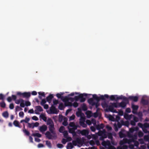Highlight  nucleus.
Wrapping results in <instances>:
<instances>
[{
    "label": "nucleus",
    "instance_id": "obj_49",
    "mask_svg": "<svg viewBox=\"0 0 149 149\" xmlns=\"http://www.w3.org/2000/svg\"><path fill=\"white\" fill-rule=\"evenodd\" d=\"M89 143L91 145L93 146H94V145H95V142L94 141L92 140H90L89 141Z\"/></svg>",
    "mask_w": 149,
    "mask_h": 149
},
{
    "label": "nucleus",
    "instance_id": "obj_27",
    "mask_svg": "<svg viewBox=\"0 0 149 149\" xmlns=\"http://www.w3.org/2000/svg\"><path fill=\"white\" fill-rule=\"evenodd\" d=\"M38 93L39 95H40L38 96V97L40 99H42V97L40 96V95L44 97H45V94L44 92H39Z\"/></svg>",
    "mask_w": 149,
    "mask_h": 149
},
{
    "label": "nucleus",
    "instance_id": "obj_41",
    "mask_svg": "<svg viewBox=\"0 0 149 149\" xmlns=\"http://www.w3.org/2000/svg\"><path fill=\"white\" fill-rule=\"evenodd\" d=\"M47 100L45 99H42L41 102H40V104L42 106H43L46 102Z\"/></svg>",
    "mask_w": 149,
    "mask_h": 149
},
{
    "label": "nucleus",
    "instance_id": "obj_63",
    "mask_svg": "<svg viewBox=\"0 0 149 149\" xmlns=\"http://www.w3.org/2000/svg\"><path fill=\"white\" fill-rule=\"evenodd\" d=\"M31 103L29 101H26L25 102V105L26 106H29L31 105Z\"/></svg>",
    "mask_w": 149,
    "mask_h": 149
},
{
    "label": "nucleus",
    "instance_id": "obj_23",
    "mask_svg": "<svg viewBox=\"0 0 149 149\" xmlns=\"http://www.w3.org/2000/svg\"><path fill=\"white\" fill-rule=\"evenodd\" d=\"M122 123L123 125H124L127 127H128L130 125L129 122L128 121H126L125 122H124L123 121H122Z\"/></svg>",
    "mask_w": 149,
    "mask_h": 149
},
{
    "label": "nucleus",
    "instance_id": "obj_3",
    "mask_svg": "<svg viewBox=\"0 0 149 149\" xmlns=\"http://www.w3.org/2000/svg\"><path fill=\"white\" fill-rule=\"evenodd\" d=\"M106 130L104 129L102 131L99 130L97 133L98 136H100L99 139L101 141H104V139L106 138L107 137V135L106 134Z\"/></svg>",
    "mask_w": 149,
    "mask_h": 149
},
{
    "label": "nucleus",
    "instance_id": "obj_37",
    "mask_svg": "<svg viewBox=\"0 0 149 149\" xmlns=\"http://www.w3.org/2000/svg\"><path fill=\"white\" fill-rule=\"evenodd\" d=\"M132 110L137 111L138 108V106L137 105H132Z\"/></svg>",
    "mask_w": 149,
    "mask_h": 149
},
{
    "label": "nucleus",
    "instance_id": "obj_36",
    "mask_svg": "<svg viewBox=\"0 0 149 149\" xmlns=\"http://www.w3.org/2000/svg\"><path fill=\"white\" fill-rule=\"evenodd\" d=\"M58 109L60 110H62L64 108L63 104V103H61L59 104L58 106Z\"/></svg>",
    "mask_w": 149,
    "mask_h": 149
},
{
    "label": "nucleus",
    "instance_id": "obj_40",
    "mask_svg": "<svg viewBox=\"0 0 149 149\" xmlns=\"http://www.w3.org/2000/svg\"><path fill=\"white\" fill-rule=\"evenodd\" d=\"M119 136L120 138H123L125 136V134L121 131L119 132Z\"/></svg>",
    "mask_w": 149,
    "mask_h": 149
},
{
    "label": "nucleus",
    "instance_id": "obj_54",
    "mask_svg": "<svg viewBox=\"0 0 149 149\" xmlns=\"http://www.w3.org/2000/svg\"><path fill=\"white\" fill-rule=\"evenodd\" d=\"M21 100L23 99L22 98H20L19 100H16V101L15 102V103L17 104H19L20 103H21L22 102Z\"/></svg>",
    "mask_w": 149,
    "mask_h": 149
},
{
    "label": "nucleus",
    "instance_id": "obj_21",
    "mask_svg": "<svg viewBox=\"0 0 149 149\" xmlns=\"http://www.w3.org/2000/svg\"><path fill=\"white\" fill-rule=\"evenodd\" d=\"M35 108L36 110L38 111L41 112L43 111L42 108L40 106H36Z\"/></svg>",
    "mask_w": 149,
    "mask_h": 149
},
{
    "label": "nucleus",
    "instance_id": "obj_47",
    "mask_svg": "<svg viewBox=\"0 0 149 149\" xmlns=\"http://www.w3.org/2000/svg\"><path fill=\"white\" fill-rule=\"evenodd\" d=\"M107 136L109 139H113V136L112 134L111 133H108V135H107Z\"/></svg>",
    "mask_w": 149,
    "mask_h": 149
},
{
    "label": "nucleus",
    "instance_id": "obj_24",
    "mask_svg": "<svg viewBox=\"0 0 149 149\" xmlns=\"http://www.w3.org/2000/svg\"><path fill=\"white\" fill-rule=\"evenodd\" d=\"M124 118L126 120H130L132 117V115H129L125 114L124 116Z\"/></svg>",
    "mask_w": 149,
    "mask_h": 149
},
{
    "label": "nucleus",
    "instance_id": "obj_26",
    "mask_svg": "<svg viewBox=\"0 0 149 149\" xmlns=\"http://www.w3.org/2000/svg\"><path fill=\"white\" fill-rule=\"evenodd\" d=\"M132 139L131 140H130V142H134L135 140L137 139V136L136 135H132L131 136Z\"/></svg>",
    "mask_w": 149,
    "mask_h": 149
},
{
    "label": "nucleus",
    "instance_id": "obj_50",
    "mask_svg": "<svg viewBox=\"0 0 149 149\" xmlns=\"http://www.w3.org/2000/svg\"><path fill=\"white\" fill-rule=\"evenodd\" d=\"M143 127L145 128H149V124L145 123L144 124Z\"/></svg>",
    "mask_w": 149,
    "mask_h": 149
},
{
    "label": "nucleus",
    "instance_id": "obj_12",
    "mask_svg": "<svg viewBox=\"0 0 149 149\" xmlns=\"http://www.w3.org/2000/svg\"><path fill=\"white\" fill-rule=\"evenodd\" d=\"M80 141V140L79 138H77L76 139V140H73L72 141V143L73 145V146H76L77 144V143H79Z\"/></svg>",
    "mask_w": 149,
    "mask_h": 149
},
{
    "label": "nucleus",
    "instance_id": "obj_39",
    "mask_svg": "<svg viewBox=\"0 0 149 149\" xmlns=\"http://www.w3.org/2000/svg\"><path fill=\"white\" fill-rule=\"evenodd\" d=\"M123 143H124V144L128 143L129 144L131 142L130 140H128L127 139H124L123 140Z\"/></svg>",
    "mask_w": 149,
    "mask_h": 149
},
{
    "label": "nucleus",
    "instance_id": "obj_16",
    "mask_svg": "<svg viewBox=\"0 0 149 149\" xmlns=\"http://www.w3.org/2000/svg\"><path fill=\"white\" fill-rule=\"evenodd\" d=\"M74 147L73 145L71 142L69 143L67 145L66 148L67 149H72Z\"/></svg>",
    "mask_w": 149,
    "mask_h": 149
},
{
    "label": "nucleus",
    "instance_id": "obj_11",
    "mask_svg": "<svg viewBox=\"0 0 149 149\" xmlns=\"http://www.w3.org/2000/svg\"><path fill=\"white\" fill-rule=\"evenodd\" d=\"M31 96L30 92H24L23 93V97L26 98H29Z\"/></svg>",
    "mask_w": 149,
    "mask_h": 149
},
{
    "label": "nucleus",
    "instance_id": "obj_38",
    "mask_svg": "<svg viewBox=\"0 0 149 149\" xmlns=\"http://www.w3.org/2000/svg\"><path fill=\"white\" fill-rule=\"evenodd\" d=\"M143 133L141 131H139L138 133V136L140 137H142L143 135Z\"/></svg>",
    "mask_w": 149,
    "mask_h": 149
},
{
    "label": "nucleus",
    "instance_id": "obj_13",
    "mask_svg": "<svg viewBox=\"0 0 149 149\" xmlns=\"http://www.w3.org/2000/svg\"><path fill=\"white\" fill-rule=\"evenodd\" d=\"M88 102L89 104H91L92 106L94 105L95 104V102L93 101V100L92 98H90L88 100Z\"/></svg>",
    "mask_w": 149,
    "mask_h": 149
},
{
    "label": "nucleus",
    "instance_id": "obj_45",
    "mask_svg": "<svg viewBox=\"0 0 149 149\" xmlns=\"http://www.w3.org/2000/svg\"><path fill=\"white\" fill-rule=\"evenodd\" d=\"M64 137L65 138H67L68 136V133L67 131H65L63 133Z\"/></svg>",
    "mask_w": 149,
    "mask_h": 149
},
{
    "label": "nucleus",
    "instance_id": "obj_7",
    "mask_svg": "<svg viewBox=\"0 0 149 149\" xmlns=\"http://www.w3.org/2000/svg\"><path fill=\"white\" fill-rule=\"evenodd\" d=\"M87 94L85 93L81 94L79 95L80 101L81 102H83L85 101L86 98L84 97V96L86 97Z\"/></svg>",
    "mask_w": 149,
    "mask_h": 149
},
{
    "label": "nucleus",
    "instance_id": "obj_8",
    "mask_svg": "<svg viewBox=\"0 0 149 149\" xmlns=\"http://www.w3.org/2000/svg\"><path fill=\"white\" fill-rule=\"evenodd\" d=\"M47 127L46 125H43L40 127L39 130L41 132H43L47 130Z\"/></svg>",
    "mask_w": 149,
    "mask_h": 149
},
{
    "label": "nucleus",
    "instance_id": "obj_18",
    "mask_svg": "<svg viewBox=\"0 0 149 149\" xmlns=\"http://www.w3.org/2000/svg\"><path fill=\"white\" fill-rule=\"evenodd\" d=\"M69 125L70 127H72V128H74V127H76L77 128L78 127V125H75V123L74 122H70L69 124Z\"/></svg>",
    "mask_w": 149,
    "mask_h": 149
},
{
    "label": "nucleus",
    "instance_id": "obj_2",
    "mask_svg": "<svg viewBox=\"0 0 149 149\" xmlns=\"http://www.w3.org/2000/svg\"><path fill=\"white\" fill-rule=\"evenodd\" d=\"M49 131L52 134V135L51 133L49 131H47L45 134V135L46 137L49 139H52L53 138H56L57 137L56 134L55 132L54 131V124L49 125L48 127Z\"/></svg>",
    "mask_w": 149,
    "mask_h": 149
},
{
    "label": "nucleus",
    "instance_id": "obj_53",
    "mask_svg": "<svg viewBox=\"0 0 149 149\" xmlns=\"http://www.w3.org/2000/svg\"><path fill=\"white\" fill-rule=\"evenodd\" d=\"M62 124L65 126H66L68 125V123L67 121V120H64L63 122L62 123Z\"/></svg>",
    "mask_w": 149,
    "mask_h": 149
},
{
    "label": "nucleus",
    "instance_id": "obj_9",
    "mask_svg": "<svg viewBox=\"0 0 149 149\" xmlns=\"http://www.w3.org/2000/svg\"><path fill=\"white\" fill-rule=\"evenodd\" d=\"M128 99L134 102H136L138 100V97L136 96H130L128 97Z\"/></svg>",
    "mask_w": 149,
    "mask_h": 149
},
{
    "label": "nucleus",
    "instance_id": "obj_62",
    "mask_svg": "<svg viewBox=\"0 0 149 149\" xmlns=\"http://www.w3.org/2000/svg\"><path fill=\"white\" fill-rule=\"evenodd\" d=\"M138 125L142 129L143 128L144 124H143L142 123H139L138 124Z\"/></svg>",
    "mask_w": 149,
    "mask_h": 149
},
{
    "label": "nucleus",
    "instance_id": "obj_55",
    "mask_svg": "<svg viewBox=\"0 0 149 149\" xmlns=\"http://www.w3.org/2000/svg\"><path fill=\"white\" fill-rule=\"evenodd\" d=\"M104 143L106 144V146H107L109 147V146L111 145L110 142L109 141H104Z\"/></svg>",
    "mask_w": 149,
    "mask_h": 149
},
{
    "label": "nucleus",
    "instance_id": "obj_44",
    "mask_svg": "<svg viewBox=\"0 0 149 149\" xmlns=\"http://www.w3.org/2000/svg\"><path fill=\"white\" fill-rule=\"evenodd\" d=\"M22 102L20 103V106L22 107H25L24 101L23 100H21Z\"/></svg>",
    "mask_w": 149,
    "mask_h": 149
},
{
    "label": "nucleus",
    "instance_id": "obj_42",
    "mask_svg": "<svg viewBox=\"0 0 149 149\" xmlns=\"http://www.w3.org/2000/svg\"><path fill=\"white\" fill-rule=\"evenodd\" d=\"M53 105H56L58 104V100H56L55 99H54L53 100Z\"/></svg>",
    "mask_w": 149,
    "mask_h": 149
},
{
    "label": "nucleus",
    "instance_id": "obj_19",
    "mask_svg": "<svg viewBox=\"0 0 149 149\" xmlns=\"http://www.w3.org/2000/svg\"><path fill=\"white\" fill-rule=\"evenodd\" d=\"M53 124H54L53 122L52 119L50 118H48L47 121V125H49Z\"/></svg>",
    "mask_w": 149,
    "mask_h": 149
},
{
    "label": "nucleus",
    "instance_id": "obj_15",
    "mask_svg": "<svg viewBox=\"0 0 149 149\" xmlns=\"http://www.w3.org/2000/svg\"><path fill=\"white\" fill-rule=\"evenodd\" d=\"M104 127V125L102 123L100 125H96V128L97 130H100L101 129H103Z\"/></svg>",
    "mask_w": 149,
    "mask_h": 149
},
{
    "label": "nucleus",
    "instance_id": "obj_51",
    "mask_svg": "<svg viewBox=\"0 0 149 149\" xmlns=\"http://www.w3.org/2000/svg\"><path fill=\"white\" fill-rule=\"evenodd\" d=\"M122 100H123V101H125L126 102H128V98H127V97L124 96H123V98L122 99Z\"/></svg>",
    "mask_w": 149,
    "mask_h": 149
},
{
    "label": "nucleus",
    "instance_id": "obj_31",
    "mask_svg": "<svg viewBox=\"0 0 149 149\" xmlns=\"http://www.w3.org/2000/svg\"><path fill=\"white\" fill-rule=\"evenodd\" d=\"M42 120L45 122L47 121V117L44 114H41L40 115Z\"/></svg>",
    "mask_w": 149,
    "mask_h": 149
},
{
    "label": "nucleus",
    "instance_id": "obj_60",
    "mask_svg": "<svg viewBox=\"0 0 149 149\" xmlns=\"http://www.w3.org/2000/svg\"><path fill=\"white\" fill-rule=\"evenodd\" d=\"M23 93H22L20 92H18L17 93V95H19V96L20 97H21L22 96L23 97Z\"/></svg>",
    "mask_w": 149,
    "mask_h": 149
},
{
    "label": "nucleus",
    "instance_id": "obj_1",
    "mask_svg": "<svg viewBox=\"0 0 149 149\" xmlns=\"http://www.w3.org/2000/svg\"><path fill=\"white\" fill-rule=\"evenodd\" d=\"M110 104L109 106H108L107 104L105 103L104 105H102V106L104 105L105 107H108V110L111 112L113 113H117V111L116 109H114V107L117 108L120 107L122 108H125L127 105V103L123 101L120 103L113 102L110 103Z\"/></svg>",
    "mask_w": 149,
    "mask_h": 149
},
{
    "label": "nucleus",
    "instance_id": "obj_25",
    "mask_svg": "<svg viewBox=\"0 0 149 149\" xmlns=\"http://www.w3.org/2000/svg\"><path fill=\"white\" fill-rule=\"evenodd\" d=\"M31 136H37L39 138L41 137L42 136L41 134L39 133H33L31 134Z\"/></svg>",
    "mask_w": 149,
    "mask_h": 149
},
{
    "label": "nucleus",
    "instance_id": "obj_35",
    "mask_svg": "<svg viewBox=\"0 0 149 149\" xmlns=\"http://www.w3.org/2000/svg\"><path fill=\"white\" fill-rule=\"evenodd\" d=\"M0 105L1 107L4 108L6 107V104L4 101H2L0 102Z\"/></svg>",
    "mask_w": 149,
    "mask_h": 149
},
{
    "label": "nucleus",
    "instance_id": "obj_43",
    "mask_svg": "<svg viewBox=\"0 0 149 149\" xmlns=\"http://www.w3.org/2000/svg\"><path fill=\"white\" fill-rule=\"evenodd\" d=\"M22 110V109L19 106H17L16 107H15V111L17 112V111H18L19 110Z\"/></svg>",
    "mask_w": 149,
    "mask_h": 149
},
{
    "label": "nucleus",
    "instance_id": "obj_34",
    "mask_svg": "<svg viewBox=\"0 0 149 149\" xmlns=\"http://www.w3.org/2000/svg\"><path fill=\"white\" fill-rule=\"evenodd\" d=\"M23 132L27 136H29L30 135V132L26 129L23 130Z\"/></svg>",
    "mask_w": 149,
    "mask_h": 149
},
{
    "label": "nucleus",
    "instance_id": "obj_28",
    "mask_svg": "<svg viewBox=\"0 0 149 149\" xmlns=\"http://www.w3.org/2000/svg\"><path fill=\"white\" fill-rule=\"evenodd\" d=\"M2 115L4 117L7 118L8 117V113L7 111H6L3 113Z\"/></svg>",
    "mask_w": 149,
    "mask_h": 149
},
{
    "label": "nucleus",
    "instance_id": "obj_64",
    "mask_svg": "<svg viewBox=\"0 0 149 149\" xmlns=\"http://www.w3.org/2000/svg\"><path fill=\"white\" fill-rule=\"evenodd\" d=\"M69 98L67 96H65L64 97V98L62 100L63 101H69Z\"/></svg>",
    "mask_w": 149,
    "mask_h": 149
},
{
    "label": "nucleus",
    "instance_id": "obj_20",
    "mask_svg": "<svg viewBox=\"0 0 149 149\" xmlns=\"http://www.w3.org/2000/svg\"><path fill=\"white\" fill-rule=\"evenodd\" d=\"M13 124L15 126L18 127L19 128H21V127L19 126V122L17 120H14L13 122Z\"/></svg>",
    "mask_w": 149,
    "mask_h": 149
},
{
    "label": "nucleus",
    "instance_id": "obj_6",
    "mask_svg": "<svg viewBox=\"0 0 149 149\" xmlns=\"http://www.w3.org/2000/svg\"><path fill=\"white\" fill-rule=\"evenodd\" d=\"M93 98L96 100L98 102H99L100 100H104L103 95H101L100 97H98L96 94H94L93 95Z\"/></svg>",
    "mask_w": 149,
    "mask_h": 149
},
{
    "label": "nucleus",
    "instance_id": "obj_22",
    "mask_svg": "<svg viewBox=\"0 0 149 149\" xmlns=\"http://www.w3.org/2000/svg\"><path fill=\"white\" fill-rule=\"evenodd\" d=\"M117 95H111L110 96V100L111 101L115 100L116 99Z\"/></svg>",
    "mask_w": 149,
    "mask_h": 149
},
{
    "label": "nucleus",
    "instance_id": "obj_17",
    "mask_svg": "<svg viewBox=\"0 0 149 149\" xmlns=\"http://www.w3.org/2000/svg\"><path fill=\"white\" fill-rule=\"evenodd\" d=\"M78 131H79L80 133L83 135H85L88 133L87 130H84L82 131H80V130H78Z\"/></svg>",
    "mask_w": 149,
    "mask_h": 149
},
{
    "label": "nucleus",
    "instance_id": "obj_30",
    "mask_svg": "<svg viewBox=\"0 0 149 149\" xmlns=\"http://www.w3.org/2000/svg\"><path fill=\"white\" fill-rule=\"evenodd\" d=\"M46 144L47 146L49 148H51L52 147V145L51 142L50 141H46Z\"/></svg>",
    "mask_w": 149,
    "mask_h": 149
},
{
    "label": "nucleus",
    "instance_id": "obj_56",
    "mask_svg": "<svg viewBox=\"0 0 149 149\" xmlns=\"http://www.w3.org/2000/svg\"><path fill=\"white\" fill-rule=\"evenodd\" d=\"M24 113L23 111H21L19 113V116L23 118L24 116Z\"/></svg>",
    "mask_w": 149,
    "mask_h": 149
},
{
    "label": "nucleus",
    "instance_id": "obj_33",
    "mask_svg": "<svg viewBox=\"0 0 149 149\" xmlns=\"http://www.w3.org/2000/svg\"><path fill=\"white\" fill-rule=\"evenodd\" d=\"M81 108H82V109L84 111H86L87 109V107H86V105L84 103L83 104V105L81 107Z\"/></svg>",
    "mask_w": 149,
    "mask_h": 149
},
{
    "label": "nucleus",
    "instance_id": "obj_10",
    "mask_svg": "<svg viewBox=\"0 0 149 149\" xmlns=\"http://www.w3.org/2000/svg\"><path fill=\"white\" fill-rule=\"evenodd\" d=\"M54 96L52 94H50L46 97V100L49 103L51 102Z\"/></svg>",
    "mask_w": 149,
    "mask_h": 149
},
{
    "label": "nucleus",
    "instance_id": "obj_5",
    "mask_svg": "<svg viewBox=\"0 0 149 149\" xmlns=\"http://www.w3.org/2000/svg\"><path fill=\"white\" fill-rule=\"evenodd\" d=\"M77 128L76 127L72 128H70L68 127L69 133L72 134L73 136H76V133L75 132V130L77 129Z\"/></svg>",
    "mask_w": 149,
    "mask_h": 149
},
{
    "label": "nucleus",
    "instance_id": "obj_29",
    "mask_svg": "<svg viewBox=\"0 0 149 149\" xmlns=\"http://www.w3.org/2000/svg\"><path fill=\"white\" fill-rule=\"evenodd\" d=\"M79 124L81 126H82L83 127L85 128L87 127V125L84 123V122H79Z\"/></svg>",
    "mask_w": 149,
    "mask_h": 149
},
{
    "label": "nucleus",
    "instance_id": "obj_58",
    "mask_svg": "<svg viewBox=\"0 0 149 149\" xmlns=\"http://www.w3.org/2000/svg\"><path fill=\"white\" fill-rule=\"evenodd\" d=\"M5 96L2 94H0V100H4Z\"/></svg>",
    "mask_w": 149,
    "mask_h": 149
},
{
    "label": "nucleus",
    "instance_id": "obj_59",
    "mask_svg": "<svg viewBox=\"0 0 149 149\" xmlns=\"http://www.w3.org/2000/svg\"><path fill=\"white\" fill-rule=\"evenodd\" d=\"M72 104V106L74 107H77L78 106V103L76 102H74Z\"/></svg>",
    "mask_w": 149,
    "mask_h": 149
},
{
    "label": "nucleus",
    "instance_id": "obj_4",
    "mask_svg": "<svg viewBox=\"0 0 149 149\" xmlns=\"http://www.w3.org/2000/svg\"><path fill=\"white\" fill-rule=\"evenodd\" d=\"M50 111L51 114H57L59 111L57 110L56 107L53 105H52V106L50 108Z\"/></svg>",
    "mask_w": 149,
    "mask_h": 149
},
{
    "label": "nucleus",
    "instance_id": "obj_46",
    "mask_svg": "<svg viewBox=\"0 0 149 149\" xmlns=\"http://www.w3.org/2000/svg\"><path fill=\"white\" fill-rule=\"evenodd\" d=\"M123 96L122 95H121L119 96H118V95H117V96L116 97V101H117L119 100L120 99H122L123 98Z\"/></svg>",
    "mask_w": 149,
    "mask_h": 149
},
{
    "label": "nucleus",
    "instance_id": "obj_14",
    "mask_svg": "<svg viewBox=\"0 0 149 149\" xmlns=\"http://www.w3.org/2000/svg\"><path fill=\"white\" fill-rule=\"evenodd\" d=\"M141 102L142 104L144 105H148V101L143 98H142L141 100Z\"/></svg>",
    "mask_w": 149,
    "mask_h": 149
},
{
    "label": "nucleus",
    "instance_id": "obj_32",
    "mask_svg": "<svg viewBox=\"0 0 149 149\" xmlns=\"http://www.w3.org/2000/svg\"><path fill=\"white\" fill-rule=\"evenodd\" d=\"M28 127L29 128L33 129L34 128L33 123H28Z\"/></svg>",
    "mask_w": 149,
    "mask_h": 149
},
{
    "label": "nucleus",
    "instance_id": "obj_48",
    "mask_svg": "<svg viewBox=\"0 0 149 149\" xmlns=\"http://www.w3.org/2000/svg\"><path fill=\"white\" fill-rule=\"evenodd\" d=\"M63 95V93H61V94L60 93H57L56 95V97L58 98H61L62 99V95Z\"/></svg>",
    "mask_w": 149,
    "mask_h": 149
},
{
    "label": "nucleus",
    "instance_id": "obj_57",
    "mask_svg": "<svg viewBox=\"0 0 149 149\" xmlns=\"http://www.w3.org/2000/svg\"><path fill=\"white\" fill-rule=\"evenodd\" d=\"M85 118L84 117L82 116H81V118L80 119V121L81 122H85Z\"/></svg>",
    "mask_w": 149,
    "mask_h": 149
},
{
    "label": "nucleus",
    "instance_id": "obj_61",
    "mask_svg": "<svg viewBox=\"0 0 149 149\" xmlns=\"http://www.w3.org/2000/svg\"><path fill=\"white\" fill-rule=\"evenodd\" d=\"M9 107L11 109H12L14 108V105L13 103H11L9 105Z\"/></svg>",
    "mask_w": 149,
    "mask_h": 149
},
{
    "label": "nucleus",
    "instance_id": "obj_52",
    "mask_svg": "<svg viewBox=\"0 0 149 149\" xmlns=\"http://www.w3.org/2000/svg\"><path fill=\"white\" fill-rule=\"evenodd\" d=\"M122 100H123V101H125L126 102H128V98H127V97L124 96H123V98L122 99Z\"/></svg>",
    "mask_w": 149,
    "mask_h": 149
}]
</instances>
